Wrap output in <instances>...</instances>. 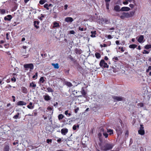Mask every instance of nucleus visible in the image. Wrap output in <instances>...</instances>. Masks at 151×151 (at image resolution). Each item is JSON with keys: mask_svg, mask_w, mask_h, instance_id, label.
Returning a JSON list of instances; mask_svg holds the SVG:
<instances>
[{"mask_svg": "<svg viewBox=\"0 0 151 151\" xmlns=\"http://www.w3.org/2000/svg\"><path fill=\"white\" fill-rule=\"evenodd\" d=\"M114 145L111 143H106L101 147V149L103 151H107L112 149Z\"/></svg>", "mask_w": 151, "mask_h": 151, "instance_id": "1", "label": "nucleus"}, {"mask_svg": "<svg viewBox=\"0 0 151 151\" xmlns=\"http://www.w3.org/2000/svg\"><path fill=\"white\" fill-rule=\"evenodd\" d=\"M99 65L101 67L104 68H108L109 67V66L107 64V63L105 62L104 60L103 59L101 60L100 62Z\"/></svg>", "mask_w": 151, "mask_h": 151, "instance_id": "2", "label": "nucleus"}, {"mask_svg": "<svg viewBox=\"0 0 151 151\" xmlns=\"http://www.w3.org/2000/svg\"><path fill=\"white\" fill-rule=\"evenodd\" d=\"M24 67L26 70H27L28 68H29L31 70L34 69V66L32 63H29L24 65Z\"/></svg>", "mask_w": 151, "mask_h": 151, "instance_id": "3", "label": "nucleus"}, {"mask_svg": "<svg viewBox=\"0 0 151 151\" xmlns=\"http://www.w3.org/2000/svg\"><path fill=\"white\" fill-rule=\"evenodd\" d=\"M121 19H123L125 18H128L129 17V13L123 12L122 15L120 17Z\"/></svg>", "mask_w": 151, "mask_h": 151, "instance_id": "4", "label": "nucleus"}, {"mask_svg": "<svg viewBox=\"0 0 151 151\" xmlns=\"http://www.w3.org/2000/svg\"><path fill=\"white\" fill-rule=\"evenodd\" d=\"M138 132L139 134L141 135H143L145 134V132L144 129V127L143 126V125H140L139 129L138 131Z\"/></svg>", "mask_w": 151, "mask_h": 151, "instance_id": "5", "label": "nucleus"}, {"mask_svg": "<svg viewBox=\"0 0 151 151\" xmlns=\"http://www.w3.org/2000/svg\"><path fill=\"white\" fill-rule=\"evenodd\" d=\"M112 98L114 100H116L117 101H120L125 99L124 98L121 96H114L112 97Z\"/></svg>", "mask_w": 151, "mask_h": 151, "instance_id": "6", "label": "nucleus"}, {"mask_svg": "<svg viewBox=\"0 0 151 151\" xmlns=\"http://www.w3.org/2000/svg\"><path fill=\"white\" fill-rule=\"evenodd\" d=\"M68 132V130L67 128H64L61 130V132L62 135H65Z\"/></svg>", "mask_w": 151, "mask_h": 151, "instance_id": "7", "label": "nucleus"}, {"mask_svg": "<svg viewBox=\"0 0 151 151\" xmlns=\"http://www.w3.org/2000/svg\"><path fill=\"white\" fill-rule=\"evenodd\" d=\"M81 93L82 94V95H80L79 96H78V97H81L82 96H83L84 97H86V93L85 91V90L84 89L83 87H82L81 88Z\"/></svg>", "mask_w": 151, "mask_h": 151, "instance_id": "8", "label": "nucleus"}, {"mask_svg": "<svg viewBox=\"0 0 151 151\" xmlns=\"http://www.w3.org/2000/svg\"><path fill=\"white\" fill-rule=\"evenodd\" d=\"M101 132H102L103 136L105 137V138H107L108 136V134L104 131V129L103 128H101Z\"/></svg>", "mask_w": 151, "mask_h": 151, "instance_id": "9", "label": "nucleus"}, {"mask_svg": "<svg viewBox=\"0 0 151 151\" xmlns=\"http://www.w3.org/2000/svg\"><path fill=\"white\" fill-rule=\"evenodd\" d=\"M73 20V18L71 17H67L65 19V21L68 22H72Z\"/></svg>", "mask_w": 151, "mask_h": 151, "instance_id": "10", "label": "nucleus"}, {"mask_svg": "<svg viewBox=\"0 0 151 151\" xmlns=\"http://www.w3.org/2000/svg\"><path fill=\"white\" fill-rule=\"evenodd\" d=\"M17 104L18 106L25 105L26 104V103L23 101H21L18 102Z\"/></svg>", "mask_w": 151, "mask_h": 151, "instance_id": "11", "label": "nucleus"}, {"mask_svg": "<svg viewBox=\"0 0 151 151\" xmlns=\"http://www.w3.org/2000/svg\"><path fill=\"white\" fill-rule=\"evenodd\" d=\"M12 18V16L8 15L4 17V20L5 21H10Z\"/></svg>", "mask_w": 151, "mask_h": 151, "instance_id": "12", "label": "nucleus"}, {"mask_svg": "<svg viewBox=\"0 0 151 151\" xmlns=\"http://www.w3.org/2000/svg\"><path fill=\"white\" fill-rule=\"evenodd\" d=\"M40 23V22L39 21H35L34 22V24L35 27L36 29H37L39 28V27L38 26Z\"/></svg>", "mask_w": 151, "mask_h": 151, "instance_id": "13", "label": "nucleus"}, {"mask_svg": "<svg viewBox=\"0 0 151 151\" xmlns=\"http://www.w3.org/2000/svg\"><path fill=\"white\" fill-rule=\"evenodd\" d=\"M75 52L77 54L80 55L82 53V50L80 49L76 48L75 50Z\"/></svg>", "mask_w": 151, "mask_h": 151, "instance_id": "14", "label": "nucleus"}, {"mask_svg": "<svg viewBox=\"0 0 151 151\" xmlns=\"http://www.w3.org/2000/svg\"><path fill=\"white\" fill-rule=\"evenodd\" d=\"M43 98L46 101H48L51 99L50 97L48 94L43 96Z\"/></svg>", "mask_w": 151, "mask_h": 151, "instance_id": "15", "label": "nucleus"}, {"mask_svg": "<svg viewBox=\"0 0 151 151\" xmlns=\"http://www.w3.org/2000/svg\"><path fill=\"white\" fill-rule=\"evenodd\" d=\"M130 10V8L128 7H122L121 9V11H128Z\"/></svg>", "mask_w": 151, "mask_h": 151, "instance_id": "16", "label": "nucleus"}, {"mask_svg": "<svg viewBox=\"0 0 151 151\" xmlns=\"http://www.w3.org/2000/svg\"><path fill=\"white\" fill-rule=\"evenodd\" d=\"M111 0H105L106 3V8L107 10L109 9V2Z\"/></svg>", "mask_w": 151, "mask_h": 151, "instance_id": "17", "label": "nucleus"}, {"mask_svg": "<svg viewBox=\"0 0 151 151\" xmlns=\"http://www.w3.org/2000/svg\"><path fill=\"white\" fill-rule=\"evenodd\" d=\"M114 10L116 12H119L121 11L120 7L118 5H116L114 6Z\"/></svg>", "mask_w": 151, "mask_h": 151, "instance_id": "18", "label": "nucleus"}, {"mask_svg": "<svg viewBox=\"0 0 151 151\" xmlns=\"http://www.w3.org/2000/svg\"><path fill=\"white\" fill-rule=\"evenodd\" d=\"M21 91L24 93H27V90L26 88L24 87H22L21 88Z\"/></svg>", "mask_w": 151, "mask_h": 151, "instance_id": "19", "label": "nucleus"}, {"mask_svg": "<svg viewBox=\"0 0 151 151\" xmlns=\"http://www.w3.org/2000/svg\"><path fill=\"white\" fill-rule=\"evenodd\" d=\"M36 85L35 84V82L32 81L31 83H30L29 84V86L32 87L33 89H35V87H36Z\"/></svg>", "mask_w": 151, "mask_h": 151, "instance_id": "20", "label": "nucleus"}, {"mask_svg": "<svg viewBox=\"0 0 151 151\" xmlns=\"http://www.w3.org/2000/svg\"><path fill=\"white\" fill-rule=\"evenodd\" d=\"M144 38L143 36L141 35L139 36V38H138L137 41L139 42L140 43L142 42V41L143 40Z\"/></svg>", "mask_w": 151, "mask_h": 151, "instance_id": "21", "label": "nucleus"}, {"mask_svg": "<svg viewBox=\"0 0 151 151\" xmlns=\"http://www.w3.org/2000/svg\"><path fill=\"white\" fill-rule=\"evenodd\" d=\"M102 133L101 132L98 133V137L99 138V139L100 142L102 141Z\"/></svg>", "mask_w": 151, "mask_h": 151, "instance_id": "22", "label": "nucleus"}, {"mask_svg": "<svg viewBox=\"0 0 151 151\" xmlns=\"http://www.w3.org/2000/svg\"><path fill=\"white\" fill-rule=\"evenodd\" d=\"M53 28H55V27H60V25L57 22H54L53 23Z\"/></svg>", "mask_w": 151, "mask_h": 151, "instance_id": "23", "label": "nucleus"}, {"mask_svg": "<svg viewBox=\"0 0 151 151\" xmlns=\"http://www.w3.org/2000/svg\"><path fill=\"white\" fill-rule=\"evenodd\" d=\"M9 146L8 145H5L4 147L3 151H9Z\"/></svg>", "mask_w": 151, "mask_h": 151, "instance_id": "24", "label": "nucleus"}, {"mask_svg": "<svg viewBox=\"0 0 151 151\" xmlns=\"http://www.w3.org/2000/svg\"><path fill=\"white\" fill-rule=\"evenodd\" d=\"M91 37H95V35L96 34V31H91Z\"/></svg>", "mask_w": 151, "mask_h": 151, "instance_id": "25", "label": "nucleus"}, {"mask_svg": "<svg viewBox=\"0 0 151 151\" xmlns=\"http://www.w3.org/2000/svg\"><path fill=\"white\" fill-rule=\"evenodd\" d=\"M95 56L96 58L99 59L101 57V55L100 53L96 52L95 53Z\"/></svg>", "mask_w": 151, "mask_h": 151, "instance_id": "26", "label": "nucleus"}, {"mask_svg": "<svg viewBox=\"0 0 151 151\" xmlns=\"http://www.w3.org/2000/svg\"><path fill=\"white\" fill-rule=\"evenodd\" d=\"M52 65L54 66L55 68L58 69L59 68V64L58 63L55 64L52 63Z\"/></svg>", "mask_w": 151, "mask_h": 151, "instance_id": "27", "label": "nucleus"}, {"mask_svg": "<svg viewBox=\"0 0 151 151\" xmlns=\"http://www.w3.org/2000/svg\"><path fill=\"white\" fill-rule=\"evenodd\" d=\"M107 132L108 133H109V134L110 135H111L113 134V130L111 129H107Z\"/></svg>", "mask_w": 151, "mask_h": 151, "instance_id": "28", "label": "nucleus"}, {"mask_svg": "<svg viewBox=\"0 0 151 151\" xmlns=\"http://www.w3.org/2000/svg\"><path fill=\"white\" fill-rule=\"evenodd\" d=\"M137 47V45L135 44H131L129 46V47L130 48L134 49Z\"/></svg>", "mask_w": 151, "mask_h": 151, "instance_id": "29", "label": "nucleus"}, {"mask_svg": "<svg viewBox=\"0 0 151 151\" xmlns=\"http://www.w3.org/2000/svg\"><path fill=\"white\" fill-rule=\"evenodd\" d=\"M135 13V11L131 12L129 13V17H132L133 16Z\"/></svg>", "mask_w": 151, "mask_h": 151, "instance_id": "30", "label": "nucleus"}, {"mask_svg": "<svg viewBox=\"0 0 151 151\" xmlns=\"http://www.w3.org/2000/svg\"><path fill=\"white\" fill-rule=\"evenodd\" d=\"M68 58H69L71 61H73L74 63L76 62V60H75L71 55H70L69 56Z\"/></svg>", "mask_w": 151, "mask_h": 151, "instance_id": "31", "label": "nucleus"}, {"mask_svg": "<svg viewBox=\"0 0 151 151\" xmlns=\"http://www.w3.org/2000/svg\"><path fill=\"white\" fill-rule=\"evenodd\" d=\"M144 48L146 49H148L151 48V44L150 45H147L145 46Z\"/></svg>", "mask_w": 151, "mask_h": 151, "instance_id": "32", "label": "nucleus"}, {"mask_svg": "<svg viewBox=\"0 0 151 151\" xmlns=\"http://www.w3.org/2000/svg\"><path fill=\"white\" fill-rule=\"evenodd\" d=\"M64 117V116L62 114H59L58 116V119L60 120L62 119Z\"/></svg>", "mask_w": 151, "mask_h": 151, "instance_id": "33", "label": "nucleus"}, {"mask_svg": "<svg viewBox=\"0 0 151 151\" xmlns=\"http://www.w3.org/2000/svg\"><path fill=\"white\" fill-rule=\"evenodd\" d=\"M47 90L48 92H53V90L52 88L50 87H48L47 88Z\"/></svg>", "mask_w": 151, "mask_h": 151, "instance_id": "34", "label": "nucleus"}, {"mask_svg": "<svg viewBox=\"0 0 151 151\" xmlns=\"http://www.w3.org/2000/svg\"><path fill=\"white\" fill-rule=\"evenodd\" d=\"M39 81L40 82H41L42 83H44V82L45 81V80L44 79V77H41Z\"/></svg>", "mask_w": 151, "mask_h": 151, "instance_id": "35", "label": "nucleus"}, {"mask_svg": "<svg viewBox=\"0 0 151 151\" xmlns=\"http://www.w3.org/2000/svg\"><path fill=\"white\" fill-rule=\"evenodd\" d=\"M65 115H67L68 116H70L71 115V114L70 113H68V110H66L65 111Z\"/></svg>", "mask_w": 151, "mask_h": 151, "instance_id": "36", "label": "nucleus"}, {"mask_svg": "<svg viewBox=\"0 0 151 151\" xmlns=\"http://www.w3.org/2000/svg\"><path fill=\"white\" fill-rule=\"evenodd\" d=\"M0 12L1 14H4L6 13V10L4 9H0Z\"/></svg>", "mask_w": 151, "mask_h": 151, "instance_id": "37", "label": "nucleus"}, {"mask_svg": "<svg viewBox=\"0 0 151 151\" xmlns=\"http://www.w3.org/2000/svg\"><path fill=\"white\" fill-rule=\"evenodd\" d=\"M137 105L139 107H142L144 106V105L143 103L141 102L138 103Z\"/></svg>", "mask_w": 151, "mask_h": 151, "instance_id": "38", "label": "nucleus"}, {"mask_svg": "<svg viewBox=\"0 0 151 151\" xmlns=\"http://www.w3.org/2000/svg\"><path fill=\"white\" fill-rule=\"evenodd\" d=\"M19 115V113H18V112L17 113L16 115H14L13 117V118L15 119H17L18 118Z\"/></svg>", "mask_w": 151, "mask_h": 151, "instance_id": "39", "label": "nucleus"}, {"mask_svg": "<svg viewBox=\"0 0 151 151\" xmlns=\"http://www.w3.org/2000/svg\"><path fill=\"white\" fill-rule=\"evenodd\" d=\"M66 84L69 87H71L72 86V83L70 82H67L66 83Z\"/></svg>", "mask_w": 151, "mask_h": 151, "instance_id": "40", "label": "nucleus"}, {"mask_svg": "<svg viewBox=\"0 0 151 151\" xmlns=\"http://www.w3.org/2000/svg\"><path fill=\"white\" fill-rule=\"evenodd\" d=\"M79 126L78 125H77V126L76 125H74L73 127V130H76L77 129V127H79Z\"/></svg>", "mask_w": 151, "mask_h": 151, "instance_id": "41", "label": "nucleus"}, {"mask_svg": "<svg viewBox=\"0 0 151 151\" xmlns=\"http://www.w3.org/2000/svg\"><path fill=\"white\" fill-rule=\"evenodd\" d=\"M44 7L47 10H49V9L48 7V5L47 4H45L44 5Z\"/></svg>", "mask_w": 151, "mask_h": 151, "instance_id": "42", "label": "nucleus"}, {"mask_svg": "<svg viewBox=\"0 0 151 151\" xmlns=\"http://www.w3.org/2000/svg\"><path fill=\"white\" fill-rule=\"evenodd\" d=\"M45 1L44 0H40L39 1V3L41 5H42L44 4L45 3Z\"/></svg>", "mask_w": 151, "mask_h": 151, "instance_id": "43", "label": "nucleus"}, {"mask_svg": "<svg viewBox=\"0 0 151 151\" xmlns=\"http://www.w3.org/2000/svg\"><path fill=\"white\" fill-rule=\"evenodd\" d=\"M41 17L39 18L38 17V18L41 20L42 21V20L43 19L42 18L45 17V15L43 14H41Z\"/></svg>", "mask_w": 151, "mask_h": 151, "instance_id": "44", "label": "nucleus"}, {"mask_svg": "<svg viewBox=\"0 0 151 151\" xmlns=\"http://www.w3.org/2000/svg\"><path fill=\"white\" fill-rule=\"evenodd\" d=\"M113 60L115 62L116 61L118 60L119 59L117 57H114L113 58Z\"/></svg>", "mask_w": 151, "mask_h": 151, "instance_id": "45", "label": "nucleus"}, {"mask_svg": "<svg viewBox=\"0 0 151 151\" xmlns=\"http://www.w3.org/2000/svg\"><path fill=\"white\" fill-rule=\"evenodd\" d=\"M103 21L106 24H108L109 22V20L108 19H103Z\"/></svg>", "mask_w": 151, "mask_h": 151, "instance_id": "46", "label": "nucleus"}, {"mask_svg": "<svg viewBox=\"0 0 151 151\" xmlns=\"http://www.w3.org/2000/svg\"><path fill=\"white\" fill-rule=\"evenodd\" d=\"M27 107L29 109H33L34 107V106H30V105H28L27 106Z\"/></svg>", "mask_w": 151, "mask_h": 151, "instance_id": "47", "label": "nucleus"}, {"mask_svg": "<svg viewBox=\"0 0 151 151\" xmlns=\"http://www.w3.org/2000/svg\"><path fill=\"white\" fill-rule=\"evenodd\" d=\"M149 52L147 51L146 50H144V52H142L143 54H148L149 53Z\"/></svg>", "mask_w": 151, "mask_h": 151, "instance_id": "48", "label": "nucleus"}, {"mask_svg": "<svg viewBox=\"0 0 151 151\" xmlns=\"http://www.w3.org/2000/svg\"><path fill=\"white\" fill-rule=\"evenodd\" d=\"M151 70V66H149L147 69L146 70V72L148 73L149 72L150 70Z\"/></svg>", "mask_w": 151, "mask_h": 151, "instance_id": "49", "label": "nucleus"}, {"mask_svg": "<svg viewBox=\"0 0 151 151\" xmlns=\"http://www.w3.org/2000/svg\"><path fill=\"white\" fill-rule=\"evenodd\" d=\"M11 80L12 81H14V82H16V79L14 77H13V78H11Z\"/></svg>", "mask_w": 151, "mask_h": 151, "instance_id": "50", "label": "nucleus"}, {"mask_svg": "<svg viewBox=\"0 0 151 151\" xmlns=\"http://www.w3.org/2000/svg\"><path fill=\"white\" fill-rule=\"evenodd\" d=\"M106 37H107L108 39H111L112 38V37L110 35H109L106 37Z\"/></svg>", "mask_w": 151, "mask_h": 151, "instance_id": "51", "label": "nucleus"}, {"mask_svg": "<svg viewBox=\"0 0 151 151\" xmlns=\"http://www.w3.org/2000/svg\"><path fill=\"white\" fill-rule=\"evenodd\" d=\"M47 142L48 143H52V140L51 139H47Z\"/></svg>", "mask_w": 151, "mask_h": 151, "instance_id": "52", "label": "nucleus"}, {"mask_svg": "<svg viewBox=\"0 0 151 151\" xmlns=\"http://www.w3.org/2000/svg\"><path fill=\"white\" fill-rule=\"evenodd\" d=\"M6 39L7 40H9V34L8 33H7L6 34Z\"/></svg>", "mask_w": 151, "mask_h": 151, "instance_id": "53", "label": "nucleus"}, {"mask_svg": "<svg viewBox=\"0 0 151 151\" xmlns=\"http://www.w3.org/2000/svg\"><path fill=\"white\" fill-rule=\"evenodd\" d=\"M18 143V141L17 140L15 141V142H14L13 143V145H15L17 144Z\"/></svg>", "mask_w": 151, "mask_h": 151, "instance_id": "54", "label": "nucleus"}, {"mask_svg": "<svg viewBox=\"0 0 151 151\" xmlns=\"http://www.w3.org/2000/svg\"><path fill=\"white\" fill-rule=\"evenodd\" d=\"M79 110V108L77 107L76 109H75V112L76 113H77L78 111Z\"/></svg>", "mask_w": 151, "mask_h": 151, "instance_id": "55", "label": "nucleus"}, {"mask_svg": "<svg viewBox=\"0 0 151 151\" xmlns=\"http://www.w3.org/2000/svg\"><path fill=\"white\" fill-rule=\"evenodd\" d=\"M69 33L71 34H74L75 33V32L74 30H72L70 31Z\"/></svg>", "mask_w": 151, "mask_h": 151, "instance_id": "56", "label": "nucleus"}, {"mask_svg": "<svg viewBox=\"0 0 151 151\" xmlns=\"http://www.w3.org/2000/svg\"><path fill=\"white\" fill-rule=\"evenodd\" d=\"M119 49H121V51L122 52H124V48L123 47H119Z\"/></svg>", "mask_w": 151, "mask_h": 151, "instance_id": "57", "label": "nucleus"}, {"mask_svg": "<svg viewBox=\"0 0 151 151\" xmlns=\"http://www.w3.org/2000/svg\"><path fill=\"white\" fill-rule=\"evenodd\" d=\"M38 76L37 75V73H36L35 74V75L33 76H32V78H35L36 77H37Z\"/></svg>", "mask_w": 151, "mask_h": 151, "instance_id": "58", "label": "nucleus"}, {"mask_svg": "<svg viewBox=\"0 0 151 151\" xmlns=\"http://www.w3.org/2000/svg\"><path fill=\"white\" fill-rule=\"evenodd\" d=\"M115 43L116 45H119L120 44V41L119 40H116L115 42Z\"/></svg>", "mask_w": 151, "mask_h": 151, "instance_id": "59", "label": "nucleus"}, {"mask_svg": "<svg viewBox=\"0 0 151 151\" xmlns=\"http://www.w3.org/2000/svg\"><path fill=\"white\" fill-rule=\"evenodd\" d=\"M123 3L124 5H126V4H128V1H123Z\"/></svg>", "mask_w": 151, "mask_h": 151, "instance_id": "60", "label": "nucleus"}, {"mask_svg": "<svg viewBox=\"0 0 151 151\" xmlns=\"http://www.w3.org/2000/svg\"><path fill=\"white\" fill-rule=\"evenodd\" d=\"M47 109L49 110H52V108L51 107L48 106L47 108Z\"/></svg>", "mask_w": 151, "mask_h": 151, "instance_id": "61", "label": "nucleus"}, {"mask_svg": "<svg viewBox=\"0 0 151 151\" xmlns=\"http://www.w3.org/2000/svg\"><path fill=\"white\" fill-rule=\"evenodd\" d=\"M78 29L81 31H83V28H81L80 27H79L78 28Z\"/></svg>", "mask_w": 151, "mask_h": 151, "instance_id": "62", "label": "nucleus"}, {"mask_svg": "<svg viewBox=\"0 0 151 151\" xmlns=\"http://www.w3.org/2000/svg\"><path fill=\"white\" fill-rule=\"evenodd\" d=\"M129 6L131 8H133L134 7V5L132 4H130L129 5Z\"/></svg>", "mask_w": 151, "mask_h": 151, "instance_id": "63", "label": "nucleus"}, {"mask_svg": "<svg viewBox=\"0 0 151 151\" xmlns=\"http://www.w3.org/2000/svg\"><path fill=\"white\" fill-rule=\"evenodd\" d=\"M61 140L60 138H59V139H58L57 140V142L59 143H60L61 142Z\"/></svg>", "mask_w": 151, "mask_h": 151, "instance_id": "64", "label": "nucleus"}]
</instances>
